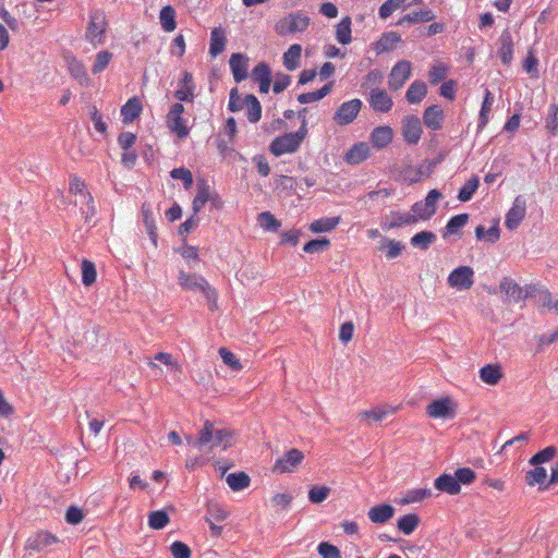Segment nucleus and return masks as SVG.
Listing matches in <instances>:
<instances>
[{
    "label": "nucleus",
    "mask_w": 558,
    "mask_h": 558,
    "mask_svg": "<svg viewBox=\"0 0 558 558\" xmlns=\"http://www.w3.org/2000/svg\"><path fill=\"white\" fill-rule=\"evenodd\" d=\"M257 221L266 231L277 232L281 227V221L278 220L270 211H263L258 214Z\"/></svg>",
    "instance_id": "09e8293b"
},
{
    "label": "nucleus",
    "mask_w": 558,
    "mask_h": 558,
    "mask_svg": "<svg viewBox=\"0 0 558 558\" xmlns=\"http://www.w3.org/2000/svg\"><path fill=\"white\" fill-rule=\"evenodd\" d=\"M112 59V53L108 50H102L96 54L95 62L92 68L93 74L102 72Z\"/></svg>",
    "instance_id": "680f3d73"
},
{
    "label": "nucleus",
    "mask_w": 558,
    "mask_h": 558,
    "mask_svg": "<svg viewBox=\"0 0 558 558\" xmlns=\"http://www.w3.org/2000/svg\"><path fill=\"white\" fill-rule=\"evenodd\" d=\"M178 283L183 290L201 292L207 301L209 311L215 312L218 308V292L209 284L205 277L180 270Z\"/></svg>",
    "instance_id": "f257e3e1"
},
{
    "label": "nucleus",
    "mask_w": 558,
    "mask_h": 558,
    "mask_svg": "<svg viewBox=\"0 0 558 558\" xmlns=\"http://www.w3.org/2000/svg\"><path fill=\"white\" fill-rule=\"evenodd\" d=\"M432 495V490L428 488L411 489L407 492L405 496L401 500V504L407 505L412 502H418L426 498H429Z\"/></svg>",
    "instance_id": "4d7b16f0"
},
{
    "label": "nucleus",
    "mask_w": 558,
    "mask_h": 558,
    "mask_svg": "<svg viewBox=\"0 0 558 558\" xmlns=\"http://www.w3.org/2000/svg\"><path fill=\"white\" fill-rule=\"evenodd\" d=\"M475 236L478 241H487L489 243H496L500 238V230L498 222L492 226L488 230L482 225L475 228Z\"/></svg>",
    "instance_id": "ea45409f"
},
{
    "label": "nucleus",
    "mask_w": 558,
    "mask_h": 558,
    "mask_svg": "<svg viewBox=\"0 0 558 558\" xmlns=\"http://www.w3.org/2000/svg\"><path fill=\"white\" fill-rule=\"evenodd\" d=\"M369 156V146L365 142L354 144L345 154V161L350 165H359Z\"/></svg>",
    "instance_id": "4be33fe9"
},
{
    "label": "nucleus",
    "mask_w": 558,
    "mask_h": 558,
    "mask_svg": "<svg viewBox=\"0 0 558 558\" xmlns=\"http://www.w3.org/2000/svg\"><path fill=\"white\" fill-rule=\"evenodd\" d=\"M401 41V36L396 32L384 33L381 37L375 43L374 49L377 54L390 51L395 46Z\"/></svg>",
    "instance_id": "b1692460"
},
{
    "label": "nucleus",
    "mask_w": 558,
    "mask_h": 558,
    "mask_svg": "<svg viewBox=\"0 0 558 558\" xmlns=\"http://www.w3.org/2000/svg\"><path fill=\"white\" fill-rule=\"evenodd\" d=\"M303 459V452L296 448H292L288 450L281 458L277 459L272 471L279 474L293 472L294 469L302 463Z\"/></svg>",
    "instance_id": "0eeeda50"
},
{
    "label": "nucleus",
    "mask_w": 558,
    "mask_h": 558,
    "mask_svg": "<svg viewBox=\"0 0 558 558\" xmlns=\"http://www.w3.org/2000/svg\"><path fill=\"white\" fill-rule=\"evenodd\" d=\"M478 186H480V179H478V177L473 175L459 190L458 199L463 203L469 202L473 197V195L476 192V190L478 189Z\"/></svg>",
    "instance_id": "c03bdc74"
},
{
    "label": "nucleus",
    "mask_w": 558,
    "mask_h": 558,
    "mask_svg": "<svg viewBox=\"0 0 558 558\" xmlns=\"http://www.w3.org/2000/svg\"><path fill=\"white\" fill-rule=\"evenodd\" d=\"M82 282L84 286L89 287L95 283L97 271L95 264L88 259H83L81 264Z\"/></svg>",
    "instance_id": "8fccbe9b"
},
{
    "label": "nucleus",
    "mask_w": 558,
    "mask_h": 558,
    "mask_svg": "<svg viewBox=\"0 0 558 558\" xmlns=\"http://www.w3.org/2000/svg\"><path fill=\"white\" fill-rule=\"evenodd\" d=\"M214 430V424L209 421H206L203 428L198 433V437L195 440L189 438L187 441L189 444H192L202 450L204 446L213 442Z\"/></svg>",
    "instance_id": "c85d7f7f"
},
{
    "label": "nucleus",
    "mask_w": 558,
    "mask_h": 558,
    "mask_svg": "<svg viewBox=\"0 0 558 558\" xmlns=\"http://www.w3.org/2000/svg\"><path fill=\"white\" fill-rule=\"evenodd\" d=\"M445 122V112L439 105H430L423 112L424 125L432 130L438 131L442 128Z\"/></svg>",
    "instance_id": "ddd939ff"
},
{
    "label": "nucleus",
    "mask_w": 558,
    "mask_h": 558,
    "mask_svg": "<svg viewBox=\"0 0 558 558\" xmlns=\"http://www.w3.org/2000/svg\"><path fill=\"white\" fill-rule=\"evenodd\" d=\"M340 222V217H324L313 221L310 230L314 233H324L333 230Z\"/></svg>",
    "instance_id": "e433bc0d"
},
{
    "label": "nucleus",
    "mask_w": 558,
    "mask_h": 558,
    "mask_svg": "<svg viewBox=\"0 0 558 558\" xmlns=\"http://www.w3.org/2000/svg\"><path fill=\"white\" fill-rule=\"evenodd\" d=\"M427 94V85L423 81H414L408 88L405 99L410 104L421 102Z\"/></svg>",
    "instance_id": "a878e982"
},
{
    "label": "nucleus",
    "mask_w": 558,
    "mask_h": 558,
    "mask_svg": "<svg viewBox=\"0 0 558 558\" xmlns=\"http://www.w3.org/2000/svg\"><path fill=\"white\" fill-rule=\"evenodd\" d=\"M407 0H387L384 2L378 10V15L380 19H388L395 11L403 8Z\"/></svg>",
    "instance_id": "13d9d810"
},
{
    "label": "nucleus",
    "mask_w": 558,
    "mask_h": 558,
    "mask_svg": "<svg viewBox=\"0 0 558 558\" xmlns=\"http://www.w3.org/2000/svg\"><path fill=\"white\" fill-rule=\"evenodd\" d=\"M301 144L298 142L296 135L292 133H286L276 137L269 145V151L279 157L283 154L295 153L300 148Z\"/></svg>",
    "instance_id": "423d86ee"
},
{
    "label": "nucleus",
    "mask_w": 558,
    "mask_h": 558,
    "mask_svg": "<svg viewBox=\"0 0 558 558\" xmlns=\"http://www.w3.org/2000/svg\"><path fill=\"white\" fill-rule=\"evenodd\" d=\"M526 203L522 195H518L512 204V207L506 215L505 225L508 229L513 230L519 227L525 217Z\"/></svg>",
    "instance_id": "9b49d317"
},
{
    "label": "nucleus",
    "mask_w": 558,
    "mask_h": 558,
    "mask_svg": "<svg viewBox=\"0 0 558 558\" xmlns=\"http://www.w3.org/2000/svg\"><path fill=\"white\" fill-rule=\"evenodd\" d=\"M142 213H143V221H144L146 232H147L150 241L153 242V244L155 246H157V239H158L157 226H156V222L154 219L153 211L149 208H146L145 205H143Z\"/></svg>",
    "instance_id": "a19ab883"
},
{
    "label": "nucleus",
    "mask_w": 558,
    "mask_h": 558,
    "mask_svg": "<svg viewBox=\"0 0 558 558\" xmlns=\"http://www.w3.org/2000/svg\"><path fill=\"white\" fill-rule=\"evenodd\" d=\"M159 20L165 32H172L175 29V10L171 5H166L160 10Z\"/></svg>",
    "instance_id": "79ce46f5"
},
{
    "label": "nucleus",
    "mask_w": 558,
    "mask_h": 558,
    "mask_svg": "<svg viewBox=\"0 0 558 558\" xmlns=\"http://www.w3.org/2000/svg\"><path fill=\"white\" fill-rule=\"evenodd\" d=\"M248 58L240 52L232 53L229 60L233 78L236 83H241L247 77Z\"/></svg>",
    "instance_id": "4468645a"
},
{
    "label": "nucleus",
    "mask_w": 558,
    "mask_h": 558,
    "mask_svg": "<svg viewBox=\"0 0 558 558\" xmlns=\"http://www.w3.org/2000/svg\"><path fill=\"white\" fill-rule=\"evenodd\" d=\"M179 85L180 88L173 93V97L179 101L193 102L196 86L192 73L184 71Z\"/></svg>",
    "instance_id": "f8f14e48"
},
{
    "label": "nucleus",
    "mask_w": 558,
    "mask_h": 558,
    "mask_svg": "<svg viewBox=\"0 0 558 558\" xmlns=\"http://www.w3.org/2000/svg\"><path fill=\"white\" fill-rule=\"evenodd\" d=\"M330 241L327 238H317L310 240L303 246V251L308 254L320 253L328 250Z\"/></svg>",
    "instance_id": "6e6d98bb"
},
{
    "label": "nucleus",
    "mask_w": 558,
    "mask_h": 558,
    "mask_svg": "<svg viewBox=\"0 0 558 558\" xmlns=\"http://www.w3.org/2000/svg\"><path fill=\"white\" fill-rule=\"evenodd\" d=\"M436 240L437 236L434 232L424 230L415 233L411 238L410 243L413 247L426 251Z\"/></svg>",
    "instance_id": "473e14b6"
},
{
    "label": "nucleus",
    "mask_w": 558,
    "mask_h": 558,
    "mask_svg": "<svg viewBox=\"0 0 558 558\" xmlns=\"http://www.w3.org/2000/svg\"><path fill=\"white\" fill-rule=\"evenodd\" d=\"M474 271L470 266H459L448 276V284L458 290H468L474 283Z\"/></svg>",
    "instance_id": "6e6552de"
},
{
    "label": "nucleus",
    "mask_w": 558,
    "mask_h": 558,
    "mask_svg": "<svg viewBox=\"0 0 558 558\" xmlns=\"http://www.w3.org/2000/svg\"><path fill=\"white\" fill-rule=\"evenodd\" d=\"M545 129L548 131L550 136L556 137L558 135V105L551 104L548 107V112L545 119Z\"/></svg>",
    "instance_id": "49530a36"
},
{
    "label": "nucleus",
    "mask_w": 558,
    "mask_h": 558,
    "mask_svg": "<svg viewBox=\"0 0 558 558\" xmlns=\"http://www.w3.org/2000/svg\"><path fill=\"white\" fill-rule=\"evenodd\" d=\"M369 105L375 111L388 112L392 108L393 101L386 90L374 88L371 90Z\"/></svg>",
    "instance_id": "dca6fc26"
},
{
    "label": "nucleus",
    "mask_w": 558,
    "mask_h": 558,
    "mask_svg": "<svg viewBox=\"0 0 558 558\" xmlns=\"http://www.w3.org/2000/svg\"><path fill=\"white\" fill-rule=\"evenodd\" d=\"M351 17L344 16L337 25L336 38L342 45L351 43Z\"/></svg>",
    "instance_id": "a18cd8bd"
},
{
    "label": "nucleus",
    "mask_w": 558,
    "mask_h": 558,
    "mask_svg": "<svg viewBox=\"0 0 558 558\" xmlns=\"http://www.w3.org/2000/svg\"><path fill=\"white\" fill-rule=\"evenodd\" d=\"M392 137V129L387 125L377 126L371 133V142L377 149L387 147L391 143Z\"/></svg>",
    "instance_id": "6ab92c4d"
},
{
    "label": "nucleus",
    "mask_w": 558,
    "mask_h": 558,
    "mask_svg": "<svg viewBox=\"0 0 558 558\" xmlns=\"http://www.w3.org/2000/svg\"><path fill=\"white\" fill-rule=\"evenodd\" d=\"M302 47L299 44H293L283 53V64L289 71L295 70L300 65Z\"/></svg>",
    "instance_id": "72a5a7b5"
},
{
    "label": "nucleus",
    "mask_w": 558,
    "mask_h": 558,
    "mask_svg": "<svg viewBox=\"0 0 558 558\" xmlns=\"http://www.w3.org/2000/svg\"><path fill=\"white\" fill-rule=\"evenodd\" d=\"M396 408L385 407L381 409H372L359 414L361 418H367L374 422H381L388 414L395 413Z\"/></svg>",
    "instance_id": "603ef678"
},
{
    "label": "nucleus",
    "mask_w": 558,
    "mask_h": 558,
    "mask_svg": "<svg viewBox=\"0 0 558 558\" xmlns=\"http://www.w3.org/2000/svg\"><path fill=\"white\" fill-rule=\"evenodd\" d=\"M107 28L106 14L102 10L96 9L90 12L89 23L86 28V40L94 46L104 44Z\"/></svg>",
    "instance_id": "f03ea898"
},
{
    "label": "nucleus",
    "mask_w": 558,
    "mask_h": 558,
    "mask_svg": "<svg viewBox=\"0 0 558 558\" xmlns=\"http://www.w3.org/2000/svg\"><path fill=\"white\" fill-rule=\"evenodd\" d=\"M407 19L409 24L424 23L433 21L435 14L430 9H425L407 14Z\"/></svg>",
    "instance_id": "0e129e2a"
},
{
    "label": "nucleus",
    "mask_w": 558,
    "mask_h": 558,
    "mask_svg": "<svg viewBox=\"0 0 558 558\" xmlns=\"http://www.w3.org/2000/svg\"><path fill=\"white\" fill-rule=\"evenodd\" d=\"M391 216L393 219L387 225V229H395L404 225H414L418 221L414 213L391 211Z\"/></svg>",
    "instance_id": "37998d69"
},
{
    "label": "nucleus",
    "mask_w": 558,
    "mask_h": 558,
    "mask_svg": "<svg viewBox=\"0 0 558 558\" xmlns=\"http://www.w3.org/2000/svg\"><path fill=\"white\" fill-rule=\"evenodd\" d=\"M500 47L498 49V57L501 62L506 65H509L512 61L513 57V41L511 33L508 29H505L499 37Z\"/></svg>",
    "instance_id": "a211bd4d"
},
{
    "label": "nucleus",
    "mask_w": 558,
    "mask_h": 558,
    "mask_svg": "<svg viewBox=\"0 0 558 558\" xmlns=\"http://www.w3.org/2000/svg\"><path fill=\"white\" fill-rule=\"evenodd\" d=\"M557 453V448L555 446H548L539 451H537L534 456L531 457L529 463L531 465H541L550 461Z\"/></svg>",
    "instance_id": "3c124183"
},
{
    "label": "nucleus",
    "mask_w": 558,
    "mask_h": 558,
    "mask_svg": "<svg viewBox=\"0 0 558 558\" xmlns=\"http://www.w3.org/2000/svg\"><path fill=\"white\" fill-rule=\"evenodd\" d=\"M169 521V515L165 510L153 511L148 515V525L154 530L163 529Z\"/></svg>",
    "instance_id": "864d4df0"
},
{
    "label": "nucleus",
    "mask_w": 558,
    "mask_h": 558,
    "mask_svg": "<svg viewBox=\"0 0 558 558\" xmlns=\"http://www.w3.org/2000/svg\"><path fill=\"white\" fill-rule=\"evenodd\" d=\"M422 121L416 116H407L402 120V136L408 145H416L422 136Z\"/></svg>",
    "instance_id": "1a4fd4ad"
},
{
    "label": "nucleus",
    "mask_w": 558,
    "mask_h": 558,
    "mask_svg": "<svg viewBox=\"0 0 558 558\" xmlns=\"http://www.w3.org/2000/svg\"><path fill=\"white\" fill-rule=\"evenodd\" d=\"M209 198H210V186L204 180H202L197 184V194L194 197L193 203H192V209H193L194 214H198L202 210V208L204 207V205L209 201Z\"/></svg>",
    "instance_id": "cd10ccee"
},
{
    "label": "nucleus",
    "mask_w": 558,
    "mask_h": 558,
    "mask_svg": "<svg viewBox=\"0 0 558 558\" xmlns=\"http://www.w3.org/2000/svg\"><path fill=\"white\" fill-rule=\"evenodd\" d=\"M286 20L288 22V27L284 32H290L292 34L304 32L310 24V19L302 13H291Z\"/></svg>",
    "instance_id": "4c0bfd02"
},
{
    "label": "nucleus",
    "mask_w": 558,
    "mask_h": 558,
    "mask_svg": "<svg viewBox=\"0 0 558 558\" xmlns=\"http://www.w3.org/2000/svg\"><path fill=\"white\" fill-rule=\"evenodd\" d=\"M170 551L173 558H191L192 555L190 547L181 541L173 542Z\"/></svg>",
    "instance_id": "774afa93"
},
{
    "label": "nucleus",
    "mask_w": 558,
    "mask_h": 558,
    "mask_svg": "<svg viewBox=\"0 0 558 558\" xmlns=\"http://www.w3.org/2000/svg\"><path fill=\"white\" fill-rule=\"evenodd\" d=\"M170 177L174 180H181L185 190H189L193 185L192 172L184 167L172 169Z\"/></svg>",
    "instance_id": "bf43d9fd"
},
{
    "label": "nucleus",
    "mask_w": 558,
    "mask_h": 558,
    "mask_svg": "<svg viewBox=\"0 0 558 558\" xmlns=\"http://www.w3.org/2000/svg\"><path fill=\"white\" fill-rule=\"evenodd\" d=\"M458 485H471L476 480V473L470 468H458L454 471Z\"/></svg>",
    "instance_id": "e2e57ef3"
},
{
    "label": "nucleus",
    "mask_w": 558,
    "mask_h": 558,
    "mask_svg": "<svg viewBox=\"0 0 558 558\" xmlns=\"http://www.w3.org/2000/svg\"><path fill=\"white\" fill-rule=\"evenodd\" d=\"M411 75V63L407 60L398 61L391 69L388 85L391 90L400 89Z\"/></svg>",
    "instance_id": "9d476101"
},
{
    "label": "nucleus",
    "mask_w": 558,
    "mask_h": 558,
    "mask_svg": "<svg viewBox=\"0 0 558 558\" xmlns=\"http://www.w3.org/2000/svg\"><path fill=\"white\" fill-rule=\"evenodd\" d=\"M434 487L442 493H447L449 495H458L461 490L460 486L458 485V481L453 475L444 473L439 475L434 481Z\"/></svg>",
    "instance_id": "412c9836"
},
{
    "label": "nucleus",
    "mask_w": 558,
    "mask_h": 558,
    "mask_svg": "<svg viewBox=\"0 0 558 558\" xmlns=\"http://www.w3.org/2000/svg\"><path fill=\"white\" fill-rule=\"evenodd\" d=\"M395 514V508L389 504L374 506L368 511V518L373 523H387Z\"/></svg>",
    "instance_id": "aec40b11"
},
{
    "label": "nucleus",
    "mask_w": 558,
    "mask_h": 558,
    "mask_svg": "<svg viewBox=\"0 0 558 558\" xmlns=\"http://www.w3.org/2000/svg\"><path fill=\"white\" fill-rule=\"evenodd\" d=\"M469 214H459L452 216L446 225V233L456 234L462 229L469 221Z\"/></svg>",
    "instance_id": "5fc2aeb1"
},
{
    "label": "nucleus",
    "mask_w": 558,
    "mask_h": 558,
    "mask_svg": "<svg viewBox=\"0 0 558 558\" xmlns=\"http://www.w3.org/2000/svg\"><path fill=\"white\" fill-rule=\"evenodd\" d=\"M142 112V105L137 98L129 99L121 108V116L123 123H131L140 117Z\"/></svg>",
    "instance_id": "393cba45"
},
{
    "label": "nucleus",
    "mask_w": 558,
    "mask_h": 558,
    "mask_svg": "<svg viewBox=\"0 0 558 558\" xmlns=\"http://www.w3.org/2000/svg\"><path fill=\"white\" fill-rule=\"evenodd\" d=\"M166 122L169 130L179 138H185L189 135L190 129L182 116H167Z\"/></svg>",
    "instance_id": "7c9ffc66"
},
{
    "label": "nucleus",
    "mask_w": 558,
    "mask_h": 558,
    "mask_svg": "<svg viewBox=\"0 0 558 558\" xmlns=\"http://www.w3.org/2000/svg\"><path fill=\"white\" fill-rule=\"evenodd\" d=\"M457 403L450 397L433 400L426 408V413L434 418H453L457 413Z\"/></svg>",
    "instance_id": "20e7f679"
},
{
    "label": "nucleus",
    "mask_w": 558,
    "mask_h": 558,
    "mask_svg": "<svg viewBox=\"0 0 558 558\" xmlns=\"http://www.w3.org/2000/svg\"><path fill=\"white\" fill-rule=\"evenodd\" d=\"M317 551L323 558H341L339 548L329 542L319 543Z\"/></svg>",
    "instance_id": "338daca9"
},
{
    "label": "nucleus",
    "mask_w": 558,
    "mask_h": 558,
    "mask_svg": "<svg viewBox=\"0 0 558 558\" xmlns=\"http://www.w3.org/2000/svg\"><path fill=\"white\" fill-rule=\"evenodd\" d=\"M84 340L88 348H95L99 343V338L104 341L107 339L106 329L99 325H93L84 332Z\"/></svg>",
    "instance_id": "c9c22d12"
},
{
    "label": "nucleus",
    "mask_w": 558,
    "mask_h": 558,
    "mask_svg": "<svg viewBox=\"0 0 558 558\" xmlns=\"http://www.w3.org/2000/svg\"><path fill=\"white\" fill-rule=\"evenodd\" d=\"M362 105V101L357 98L341 104L333 114V121L339 125L352 123L357 117Z\"/></svg>",
    "instance_id": "39448f33"
},
{
    "label": "nucleus",
    "mask_w": 558,
    "mask_h": 558,
    "mask_svg": "<svg viewBox=\"0 0 558 558\" xmlns=\"http://www.w3.org/2000/svg\"><path fill=\"white\" fill-rule=\"evenodd\" d=\"M245 106L247 107V120L251 123H256L262 118V105L257 97L253 94H248L244 97Z\"/></svg>",
    "instance_id": "c756f323"
},
{
    "label": "nucleus",
    "mask_w": 558,
    "mask_h": 558,
    "mask_svg": "<svg viewBox=\"0 0 558 558\" xmlns=\"http://www.w3.org/2000/svg\"><path fill=\"white\" fill-rule=\"evenodd\" d=\"M500 290L513 302H519L529 296V291H524L513 279L505 277L500 282Z\"/></svg>",
    "instance_id": "f3484780"
},
{
    "label": "nucleus",
    "mask_w": 558,
    "mask_h": 558,
    "mask_svg": "<svg viewBox=\"0 0 558 558\" xmlns=\"http://www.w3.org/2000/svg\"><path fill=\"white\" fill-rule=\"evenodd\" d=\"M227 38L225 31L220 27H215L210 33L209 53L213 58L219 56L226 48Z\"/></svg>",
    "instance_id": "5701e85b"
},
{
    "label": "nucleus",
    "mask_w": 558,
    "mask_h": 558,
    "mask_svg": "<svg viewBox=\"0 0 558 558\" xmlns=\"http://www.w3.org/2000/svg\"><path fill=\"white\" fill-rule=\"evenodd\" d=\"M534 469L525 473V483L529 486L543 485L547 478V471L541 465H533Z\"/></svg>",
    "instance_id": "de8ad7c7"
},
{
    "label": "nucleus",
    "mask_w": 558,
    "mask_h": 558,
    "mask_svg": "<svg viewBox=\"0 0 558 558\" xmlns=\"http://www.w3.org/2000/svg\"><path fill=\"white\" fill-rule=\"evenodd\" d=\"M493 102V94L488 89H485L484 99L480 110L477 131H482L487 125Z\"/></svg>",
    "instance_id": "2f4dec72"
},
{
    "label": "nucleus",
    "mask_w": 558,
    "mask_h": 558,
    "mask_svg": "<svg viewBox=\"0 0 558 558\" xmlns=\"http://www.w3.org/2000/svg\"><path fill=\"white\" fill-rule=\"evenodd\" d=\"M420 517L415 513H409L400 517L397 521V527L405 535L412 534L420 524Z\"/></svg>",
    "instance_id": "f704fd0d"
},
{
    "label": "nucleus",
    "mask_w": 558,
    "mask_h": 558,
    "mask_svg": "<svg viewBox=\"0 0 558 558\" xmlns=\"http://www.w3.org/2000/svg\"><path fill=\"white\" fill-rule=\"evenodd\" d=\"M226 481L229 487L234 492L248 487L251 483L250 476L243 471L228 474Z\"/></svg>",
    "instance_id": "58836bf2"
},
{
    "label": "nucleus",
    "mask_w": 558,
    "mask_h": 558,
    "mask_svg": "<svg viewBox=\"0 0 558 558\" xmlns=\"http://www.w3.org/2000/svg\"><path fill=\"white\" fill-rule=\"evenodd\" d=\"M58 542V537L53 534L47 531H40L27 539L26 548L43 551Z\"/></svg>",
    "instance_id": "2eb2a0df"
},
{
    "label": "nucleus",
    "mask_w": 558,
    "mask_h": 558,
    "mask_svg": "<svg viewBox=\"0 0 558 558\" xmlns=\"http://www.w3.org/2000/svg\"><path fill=\"white\" fill-rule=\"evenodd\" d=\"M441 197L442 194L438 190H430L424 201L413 204L411 210L417 216L418 220H428L436 214V204Z\"/></svg>",
    "instance_id": "7ed1b4c3"
},
{
    "label": "nucleus",
    "mask_w": 558,
    "mask_h": 558,
    "mask_svg": "<svg viewBox=\"0 0 558 558\" xmlns=\"http://www.w3.org/2000/svg\"><path fill=\"white\" fill-rule=\"evenodd\" d=\"M501 376V368L497 364H487L480 369L481 380L490 386L497 385Z\"/></svg>",
    "instance_id": "bb28decb"
},
{
    "label": "nucleus",
    "mask_w": 558,
    "mask_h": 558,
    "mask_svg": "<svg viewBox=\"0 0 558 558\" xmlns=\"http://www.w3.org/2000/svg\"><path fill=\"white\" fill-rule=\"evenodd\" d=\"M252 80L256 83L271 78L270 66L266 62H259L252 71Z\"/></svg>",
    "instance_id": "69168bd1"
},
{
    "label": "nucleus",
    "mask_w": 558,
    "mask_h": 558,
    "mask_svg": "<svg viewBox=\"0 0 558 558\" xmlns=\"http://www.w3.org/2000/svg\"><path fill=\"white\" fill-rule=\"evenodd\" d=\"M330 488L327 486H312L308 490V500L312 504H320L328 498Z\"/></svg>",
    "instance_id": "052dcab7"
}]
</instances>
